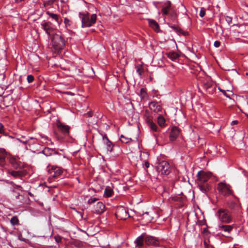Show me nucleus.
Here are the masks:
<instances>
[{"label":"nucleus","instance_id":"f257e3e1","mask_svg":"<svg viewBox=\"0 0 248 248\" xmlns=\"http://www.w3.org/2000/svg\"><path fill=\"white\" fill-rule=\"evenodd\" d=\"M149 247H157L159 245L157 239L151 236H146L142 234L135 240V243L139 248H142L144 243Z\"/></svg>","mask_w":248,"mask_h":248},{"label":"nucleus","instance_id":"f03ea898","mask_svg":"<svg viewBox=\"0 0 248 248\" xmlns=\"http://www.w3.org/2000/svg\"><path fill=\"white\" fill-rule=\"evenodd\" d=\"M79 17L82 21V27H90L93 25L96 20V15L92 14L91 16L89 13H79Z\"/></svg>","mask_w":248,"mask_h":248},{"label":"nucleus","instance_id":"7ed1b4c3","mask_svg":"<svg viewBox=\"0 0 248 248\" xmlns=\"http://www.w3.org/2000/svg\"><path fill=\"white\" fill-rule=\"evenodd\" d=\"M12 186L10 189V196L11 198L16 200H19L20 202H22L23 196L22 193L23 192L22 187L19 185H17L11 183Z\"/></svg>","mask_w":248,"mask_h":248},{"label":"nucleus","instance_id":"20e7f679","mask_svg":"<svg viewBox=\"0 0 248 248\" xmlns=\"http://www.w3.org/2000/svg\"><path fill=\"white\" fill-rule=\"evenodd\" d=\"M216 216L220 221L224 223H229L232 222V218L228 210L219 208L216 213Z\"/></svg>","mask_w":248,"mask_h":248},{"label":"nucleus","instance_id":"39448f33","mask_svg":"<svg viewBox=\"0 0 248 248\" xmlns=\"http://www.w3.org/2000/svg\"><path fill=\"white\" fill-rule=\"evenodd\" d=\"M27 149L28 148L34 153L39 151L41 147L39 141L36 138L29 137L25 141H22Z\"/></svg>","mask_w":248,"mask_h":248},{"label":"nucleus","instance_id":"423d86ee","mask_svg":"<svg viewBox=\"0 0 248 248\" xmlns=\"http://www.w3.org/2000/svg\"><path fill=\"white\" fill-rule=\"evenodd\" d=\"M51 43L54 49L57 51L62 49L65 45L64 38L61 35L58 34L53 35Z\"/></svg>","mask_w":248,"mask_h":248},{"label":"nucleus","instance_id":"0eeeda50","mask_svg":"<svg viewBox=\"0 0 248 248\" xmlns=\"http://www.w3.org/2000/svg\"><path fill=\"white\" fill-rule=\"evenodd\" d=\"M156 170L162 175H168L171 171L170 164L166 161L159 162L156 166Z\"/></svg>","mask_w":248,"mask_h":248},{"label":"nucleus","instance_id":"6e6552de","mask_svg":"<svg viewBox=\"0 0 248 248\" xmlns=\"http://www.w3.org/2000/svg\"><path fill=\"white\" fill-rule=\"evenodd\" d=\"M115 215L118 219L121 220H125L130 217L128 209L123 206L117 207Z\"/></svg>","mask_w":248,"mask_h":248},{"label":"nucleus","instance_id":"1a4fd4ad","mask_svg":"<svg viewBox=\"0 0 248 248\" xmlns=\"http://www.w3.org/2000/svg\"><path fill=\"white\" fill-rule=\"evenodd\" d=\"M57 126L59 131L62 133V135H57L59 140L62 139L69 135L70 127L68 125L59 122L57 124Z\"/></svg>","mask_w":248,"mask_h":248},{"label":"nucleus","instance_id":"9d476101","mask_svg":"<svg viewBox=\"0 0 248 248\" xmlns=\"http://www.w3.org/2000/svg\"><path fill=\"white\" fill-rule=\"evenodd\" d=\"M217 190L219 192L224 196H229L232 193L231 186L225 183L221 182L218 184Z\"/></svg>","mask_w":248,"mask_h":248},{"label":"nucleus","instance_id":"9b49d317","mask_svg":"<svg viewBox=\"0 0 248 248\" xmlns=\"http://www.w3.org/2000/svg\"><path fill=\"white\" fill-rule=\"evenodd\" d=\"M228 207L234 213H237L238 215L241 212L240 205L237 200L230 201L227 203Z\"/></svg>","mask_w":248,"mask_h":248},{"label":"nucleus","instance_id":"f8f14e48","mask_svg":"<svg viewBox=\"0 0 248 248\" xmlns=\"http://www.w3.org/2000/svg\"><path fill=\"white\" fill-rule=\"evenodd\" d=\"M211 175L212 174L210 172L201 171L198 173L197 176L201 183L204 184L207 182L211 178Z\"/></svg>","mask_w":248,"mask_h":248},{"label":"nucleus","instance_id":"ddd939ff","mask_svg":"<svg viewBox=\"0 0 248 248\" xmlns=\"http://www.w3.org/2000/svg\"><path fill=\"white\" fill-rule=\"evenodd\" d=\"M145 120L147 124V125L150 127V128L153 131H157L158 129V127L156 124L154 123L152 119V118L150 117L148 114V113L146 111V114L145 115Z\"/></svg>","mask_w":248,"mask_h":248},{"label":"nucleus","instance_id":"4468645a","mask_svg":"<svg viewBox=\"0 0 248 248\" xmlns=\"http://www.w3.org/2000/svg\"><path fill=\"white\" fill-rule=\"evenodd\" d=\"M149 107L152 111H153L156 113L161 112L162 111V107L159 103L156 101H154L150 102L149 104Z\"/></svg>","mask_w":248,"mask_h":248},{"label":"nucleus","instance_id":"2eb2a0df","mask_svg":"<svg viewBox=\"0 0 248 248\" xmlns=\"http://www.w3.org/2000/svg\"><path fill=\"white\" fill-rule=\"evenodd\" d=\"M180 134L179 128L175 126L171 127L169 136V139L170 141H173L176 140Z\"/></svg>","mask_w":248,"mask_h":248},{"label":"nucleus","instance_id":"dca6fc26","mask_svg":"<svg viewBox=\"0 0 248 248\" xmlns=\"http://www.w3.org/2000/svg\"><path fill=\"white\" fill-rule=\"evenodd\" d=\"M49 173L53 177H57L61 175L62 172V169L57 166H53L48 171Z\"/></svg>","mask_w":248,"mask_h":248},{"label":"nucleus","instance_id":"f3484780","mask_svg":"<svg viewBox=\"0 0 248 248\" xmlns=\"http://www.w3.org/2000/svg\"><path fill=\"white\" fill-rule=\"evenodd\" d=\"M42 28L46 31V32L50 36L53 31V28L50 22H44L41 24Z\"/></svg>","mask_w":248,"mask_h":248},{"label":"nucleus","instance_id":"a211bd4d","mask_svg":"<svg viewBox=\"0 0 248 248\" xmlns=\"http://www.w3.org/2000/svg\"><path fill=\"white\" fill-rule=\"evenodd\" d=\"M103 140L106 146L107 152L109 153L112 152L114 146L113 144L109 140L106 135L103 137Z\"/></svg>","mask_w":248,"mask_h":248},{"label":"nucleus","instance_id":"6ab92c4d","mask_svg":"<svg viewBox=\"0 0 248 248\" xmlns=\"http://www.w3.org/2000/svg\"><path fill=\"white\" fill-rule=\"evenodd\" d=\"M171 11V2L170 1H167L164 2L162 5V12L164 15L169 14V12Z\"/></svg>","mask_w":248,"mask_h":248},{"label":"nucleus","instance_id":"aec40b11","mask_svg":"<svg viewBox=\"0 0 248 248\" xmlns=\"http://www.w3.org/2000/svg\"><path fill=\"white\" fill-rule=\"evenodd\" d=\"M9 161L12 166L15 169H18L20 168L21 165L20 162L15 157L9 155L8 157Z\"/></svg>","mask_w":248,"mask_h":248},{"label":"nucleus","instance_id":"412c9836","mask_svg":"<svg viewBox=\"0 0 248 248\" xmlns=\"http://www.w3.org/2000/svg\"><path fill=\"white\" fill-rule=\"evenodd\" d=\"M7 155V152L4 149H0V166L4 167L6 164L5 158Z\"/></svg>","mask_w":248,"mask_h":248},{"label":"nucleus","instance_id":"4be33fe9","mask_svg":"<svg viewBox=\"0 0 248 248\" xmlns=\"http://www.w3.org/2000/svg\"><path fill=\"white\" fill-rule=\"evenodd\" d=\"M105 205L101 202H98L94 207V211L97 214L102 213L105 210Z\"/></svg>","mask_w":248,"mask_h":248},{"label":"nucleus","instance_id":"5701e85b","mask_svg":"<svg viewBox=\"0 0 248 248\" xmlns=\"http://www.w3.org/2000/svg\"><path fill=\"white\" fill-rule=\"evenodd\" d=\"M55 3V0H44L43 1V6L46 10H47L53 7V5L54 4L58 6V4Z\"/></svg>","mask_w":248,"mask_h":248},{"label":"nucleus","instance_id":"b1692460","mask_svg":"<svg viewBox=\"0 0 248 248\" xmlns=\"http://www.w3.org/2000/svg\"><path fill=\"white\" fill-rule=\"evenodd\" d=\"M233 227L229 225H218V230L225 232L230 233L232 230Z\"/></svg>","mask_w":248,"mask_h":248},{"label":"nucleus","instance_id":"393cba45","mask_svg":"<svg viewBox=\"0 0 248 248\" xmlns=\"http://www.w3.org/2000/svg\"><path fill=\"white\" fill-rule=\"evenodd\" d=\"M213 84L212 81L207 79H203L202 81V86L206 91Z\"/></svg>","mask_w":248,"mask_h":248},{"label":"nucleus","instance_id":"a878e982","mask_svg":"<svg viewBox=\"0 0 248 248\" xmlns=\"http://www.w3.org/2000/svg\"><path fill=\"white\" fill-rule=\"evenodd\" d=\"M149 25L150 27L152 28L155 31L158 32L159 31V27L158 23L153 19H148Z\"/></svg>","mask_w":248,"mask_h":248},{"label":"nucleus","instance_id":"bb28decb","mask_svg":"<svg viewBox=\"0 0 248 248\" xmlns=\"http://www.w3.org/2000/svg\"><path fill=\"white\" fill-rule=\"evenodd\" d=\"M167 56L171 60L174 61L178 59L179 55L174 51H170L166 53Z\"/></svg>","mask_w":248,"mask_h":248},{"label":"nucleus","instance_id":"cd10ccee","mask_svg":"<svg viewBox=\"0 0 248 248\" xmlns=\"http://www.w3.org/2000/svg\"><path fill=\"white\" fill-rule=\"evenodd\" d=\"M46 14L52 19L56 21L59 25L61 24L62 20H60L59 16L58 15L51 13L48 11L46 12Z\"/></svg>","mask_w":248,"mask_h":248},{"label":"nucleus","instance_id":"c85d7f7f","mask_svg":"<svg viewBox=\"0 0 248 248\" xmlns=\"http://www.w3.org/2000/svg\"><path fill=\"white\" fill-rule=\"evenodd\" d=\"M157 121L158 125L161 127H164L166 125L165 119L161 114L158 116Z\"/></svg>","mask_w":248,"mask_h":248},{"label":"nucleus","instance_id":"c756f323","mask_svg":"<svg viewBox=\"0 0 248 248\" xmlns=\"http://www.w3.org/2000/svg\"><path fill=\"white\" fill-rule=\"evenodd\" d=\"M9 173L12 176L15 178L20 177L24 175L23 172L20 170H13L10 171Z\"/></svg>","mask_w":248,"mask_h":248},{"label":"nucleus","instance_id":"7c9ffc66","mask_svg":"<svg viewBox=\"0 0 248 248\" xmlns=\"http://www.w3.org/2000/svg\"><path fill=\"white\" fill-rule=\"evenodd\" d=\"M54 150L53 149L49 148H45L42 151V153L46 156L51 155Z\"/></svg>","mask_w":248,"mask_h":248},{"label":"nucleus","instance_id":"2f4dec72","mask_svg":"<svg viewBox=\"0 0 248 248\" xmlns=\"http://www.w3.org/2000/svg\"><path fill=\"white\" fill-rule=\"evenodd\" d=\"M113 194V190L109 186H107L104 191V196L106 197H110Z\"/></svg>","mask_w":248,"mask_h":248},{"label":"nucleus","instance_id":"473e14b6","mask_svg":"<svg viewBox=\"0 0 248 248\" xmlns=\"http://www.w3.org/2000/svg\"><path fill=\"white\" fill-rule=\"evenodd\" d=\"M198 186L200 190L204 193H206L209 189V187L208 184L202 185L201 184H199Z\"/></svg>","mask_w":248,"mask_h":248},{"label":"nucleus","instance_id":"72a5a7b5","mask_svg":"<svg viewBox=\"0 0 248 248\" xmlns=\"http://www.w3.org/2000/svg\"><path fill=\"white\" fill-rule=\"evenodd\" d=\"M10 223L12 225H17L19 224V221L16 216H14L11 218Z\"/></svg>","mask_w":248,"mask_h":248},{"label":"nucleus","instance_id":"f704fd0d","mask_svg":"<svg viewBox=\"0 0 248 248\" xmlns=\"http://www.w3.org/2000/svg\"><path fill=\"white\" fill-rule=\"evenodd\" d=\"M216 91V85L213 84L212 86H211L206 91L207 93L209 94H214Z\"/></svg>","mask_w":248,"mask_h":248},{"label":"nucleus","instance_id":"c9c22d12","mask_svg":"<svg viewBox=\"0 0 248 248\" xmlns=\"http://www.w3.org/2000/svg\"><path fill=\"white\" fill-rule=\"evenodd\" d=\"M120 140L121 141L124 143H127L131 140V139L125 137L123 135H121L120 136Z\"/></svg>","mask_w":248,"mask_h":248},{"label":"nucleus","instance_id":"e433bc0d","mask_svg":"<svg viewBox=\"0 0 248 248\" xmlns=\"http://www.w3.org/2000/svg\"><path fill=\"white\" fill-rule=\"evenodd\" d=\"M136 69L137 73H138L139 75H141L143 72V69L142 67L140 65L137 66L136 67Z\"/></svg>","mask_w":248,"mask_h":248},{"label":"nucleus","instance_id":"4c0bfd02","mask_svg":"<svg viewBox=\"0 0 248 248\" xmlns=\"http://www.w3.org/2000/svg\"><path fill=\"white\" fill-rule=\"evenodd\" d=\"M170 16L171 18V19L173 21H175L176 19V14L174 11H170Z\"/></svg>","mask_w":248,"mask_h":248},{"label":"nucleus","instance_id":"58836bf2","mask_svg":"<svg viewBox=\"0 0 248 248\" xmlns=\"http://www.w3.org/2000/svg\"><path fill=\"white\" fill-rule=\"evenodd\" d=\"M205 15V9L203 7L201 8L200 12V16L201 17H203Z\"/></svg>","mask_w":248,"mask_h":248},{"label":"nucleus","instance_id":"ea45409f","mask_svg":"<svg viewBox=\"0 0 248 248\" xmlns=\"http://www.w3.org/2000/svg\"><path fill=\"white\" fill-rule=\"evenodd\" d=\"M27 79L29 83H31L34 80V77L31 75H29L27 76Z\"/></svg>","mask_w":248,"mask_h":248},{"label":"nucleus","instance_id":"a19ab883","mask_svg":"<svg viewBox=\"0 0 248 248\" xmlns=\"http://www.w3.org/2000/svg\"><path fill=\"white\" fill-rule=\"evenodd\" d=\"M5 129L3 124L0 123V134H3L5 133Z\"/></svg>","mask_w":248,"mask_h":248},{"label":"nucleus","instance_id":"79ce46f5","mask_svg":"<svg viewBox=\"0 0 248 248\" xmlns=\"http://www.w3.org/2000/svg\"><path fill=\"white\" fill-rule=\"evenodd\" d=\"M232 19L231 16H226L225 17V20H226V22L228 23L229 25H230V24L232 23Z\"/></svg>","mask_w":248,"mask_h":248},{"label":"nucleus","instance_id":"37998d69","mask_svg":"<svg viewBox=\"0 0 248 248\" xmlns=\"http://www.w3.org/2000/svg\"><path fill=\"white\" fill-rule=\"evenodd\" d=\"M70 22H71V21L69 19H68L67 18H64V23L66 27L70 26L71 25Z\"/></svg>","mask_w":248,"mask_h":248},{"label":"nucleus","instance_id":"c03bdc74","mask_svg":"<svg viewBox=\"0 0 248 248\" xmlns=\"http://www.w3.org/2000/svg\"><path fill=\"white\" fill-rule=\"evenodd\" d=\"M98 200L96 198H91L88 200V203L90 204L95 202Z\"/></svg>","mask_w":248,"mask_h":248},{"label":"nucleus","instance_id":"a18cd8bd","mask_svg":"<svg viewBox=\"0 0 248 248\" xmlns=\"http://www.w3.org/2000/svg\"><path fill=\"white\" fill-rule=\"evenodd\" d=\"M171 28L173 29L177 32H179V33H182V30L180 29V28L177 27L171 26Z\"/></svg>","mask_w":248,"mask_h":248},{"label":"nucleus","instance_id":"49530a36","mask_svg":"<svg viewBox=\"0 0 248 248\" xmlns=\"http://www.w3.org/2000/svg\"><path fill=\"white\" fill-rule=\"evenodd\" d=\"M25 139H26L25 136H22L20 138H17V140L19 141L20 142L23 143L22 141H25V140H27Z\"/></svg>","mask_w":248,"mask_h":248},{"label":"nucleus","instance_id":"de8ad7c7","mask_svg":"<svg viewBox=\"0 0 248 248\" xmlns=\"http://www.w3.org/2000/svg\"><path fill=\"white\" fill-rule=\"evenodd\" d=\"M220 45V42L218 41H215L214 43V46L216 47H218Z\"/></svg>","mask_w":248,"mask_h":248},{"label":"nucleus","instance_id":"09e8293b","mask_svg":"<svg viewBox=\"0 0 248 248\" xmlns=\"http://www.w3.org/2000/svg\"><path fill=\"white\" fill-rule=\"evenodd\" d=\"M82 245V243L80 242H76L75 243V246L76 247L80 248Z\"/></svg>","mask_w":248,"mask_h":248},{"label":"nucleus","instance_id":"8fccbe9b","mask_svg":"<svg viewBox=\"0 0 248 248\" xmlns=\"http://www.w3.org/2000/svg\"><path fill=\"white\" fill-rule=\"evenodd\" d=\"M55 239L57 242L59 243L61 241V237L60 236H55Z\"/></svg>","mask_w":248,"mask_h":248},{"label":"nucleus","instance_id":"3c124183","mask_svg":"<svg viewBox=\"0 0 248 248\" xmlns=\"http://www.w3.org/2000/svg\"><path fill=\"white\" fill-rule=\"evenodd\" d=\"M220 91L223 93V94L227 97L230 98V96L227 94L226 91L224 90H220Z\"/></svg>","mask_w":248,"mask_h":248},{"label":"nucleus","instance_id":"603ef678","mask_svg":"<svg viewBox=\"0 0 248 248\" xmlns=\"http://www.w3.org/2000/svg\"><path fill=\"white\" fill-rule=\"evenodd\" d=\"M3 93H4V91H3L2 88L0 87V96H1Z\"/></svg>","mask_w":248,"mask_h":248},{"label":"nucleus","instance_id":"864d4df0","mask_svg":"<svg viewBox=\"0 0 248 248\" xmlns=\"http://www.w3.org/2000/svg\"><path fill=\"white\" fill-rule=\"evenodd\" d=\"M149 163L147 161H145V163H144V166L147 168H149Z\"/></svg>","mask_w":248,"mask_h":248},{"label":"nucleus","instance_id":"5fc2aeb1","mask_svg":"<svg viewBox=\"0 0 248 248\" xmlns=\"http://www.w3.org/2000/svg\"><path fill=\"white\" fill-rule=\"evenodd\" d=\"M25 0H15V2L16 3H18L23 1H24Z\"/></svg>","mask_w":248,"mask_h":248},{"label":"nucleus","instance_id":"6e6d98bb","mask_svg":"<svg viewBox=\"0 0 248 248\" xmlns=\"http://www.w3.org/2000/svg\"><path fill=\"white\" fill-rule=\"evenodd\" d=\"M41 136L42 138L45 139V140L48 139V137L46 136Z\"/></svg>","mask_w":248,"mask_h":248},{"label":"nucleus","instance_id":"4d7b16f0","mask_svg":"<svg viewBox=\"0 0 248 248\" xmlns=\"http://www.w3.org/2000/svg\"><path fill=\"white\" fill-rule=\"evenodd\" d=\"M238 122L237 121H233L232 123V124H236Z\"/></svg>","mask_w":248,"mask_h":248},{"label":"nucleus","instance_id":"13d9d810","mask_svg":"<svg viewBox=\"0 0 248 248\" xmlns=\"http://www.w3.org/2000/svg\"><path fill=\"white\" fill-rule=\"evenodd\" d=\"M88 114L89 116H90V117H92V113L91 112H89L88 113Z\"/></svg>","mask_w":248,"mask_h":248},{"label":"nucleus","instance_id":"bf43d9fd","mask_svg":"<svg viewBox=\"0 0 248 248\" xmlns=\"http://www.w3.org/2000/svg\"><path fill=\"white\" fill-rule=\"evenodd\" d=\"M0 77L2 79H4V75L1 74V75H0Z\"/></svg>","mask_w":248,"mask_h":248},{"label":"nucleus","instance_id":"052dcab7","mask_svg":"<svg viewBox=\"0 0 248 248\" xmlns=\"http://www.w3.org/2000/svg\"><path fill=\"white\" fill-rule=\"evenodd\" d=\"M148 215V212H145V213L143 214V215H144V216H147Z\"/></svg>","mask_w":248,"mask_h":248},{"label":"nucleus","instance_id":"680f3d73","mask_svg":"<svg viewBox=\"0 0 248 248\" xmlns=\"http://www.w3.org/2000/svg\"><path fill=\"white\" fill-rule=\"evenodd\" d=\"M204 245H205V246H206V245H207V243H206V241H204Z\"/></svg>","mask_w":248,"mask_h":248},{"label":"nucleus","instance_id":"e2e57ef3","mask_svg":"<svg viewBox=\"0 0 248 248\" xmlns=\"http://www.w3.org/2000/svg\"><path fill=\"white\" fill-rule=\"evenodd\" d=\"M114 87L115 88L116 87V84L114 85Z\"/></svg>","mask_w":248,"mask_h":248},{"label":"nucleus","instance_id":"0e129e2a","mask_svg":"<svg viewBox=\"0 0 248 248\" xmlns=\"http://www.w3.org/2000/svg\"><path fill=\"white\" fill-rule=\"evenodd\" d=\"M218 90L220 91V90H222L220 88V87H218Z\"/></svg>","mask_w":248,"mask_h":248},{"label":"nucleus","instance_id":"69168bd1","mask_svg":"<svg viewBox=\"0 0 248 248\" xmlns=\"http://www.w3.org/2000/svg\"><path fill=\"white\" fill-rule=\"evenodd\" d=\"M9 137L10 138H13V137H12V136H9Z\"/></svg>","mask_w":248,"mask_h":248}]
</instances>
